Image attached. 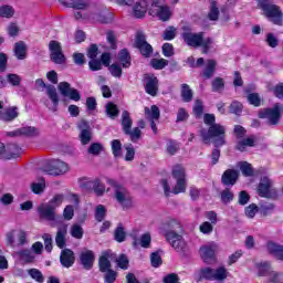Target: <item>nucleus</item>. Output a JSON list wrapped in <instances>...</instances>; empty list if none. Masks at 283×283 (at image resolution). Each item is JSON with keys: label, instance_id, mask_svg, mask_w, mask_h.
Instances as JSON below:
<instances>
[{"label": "nucleus", "instance_id": "ea45409f", "mask_svg": "<svg viewBox=\"0 0 283 283\" xmlns=\"http://www.w3.org/2000/svg\"><path fill=\"white\" fill-rule=\"evenodd\" d=\"M25 52H27L25 43L23 42L15 43L14 54L17 59H19V61H23V59H25Z\"/></svg>", "mask_w": 283, "mask_h": 283}, {"label": "nucleus", "instance_id": "bb28decb", "mask_svg": "<svg viewBox=\"0 0 283 283\" xmlns=\"http://www.w3.org/2000/svg\"><path fill=\"white\" fill-rule=\"evenodd\" d=\"M62 6L66 8H74L75 10H86L90 3L87 0H59Z\"/></svg>", "mask_w": 283, "mask_h": 283}, {"label": "nucleus", "instance_id": "f03ea898", "mask_svg": "<svg viewBox=\"0 0 283 283\" xmlns=\"http://www.w3.org/2000/svg\"><path fill=\"white\" fill-rule=\"evenodd\" d=\"M181 38L184 39L185 43L188 44L190 48H202L203 54H207V52H209L211 43H213L211 38L205 39L203 32L193 33L191 32V30L187 29L184 30Z\"/></svg>", "mask_w": 283, "mask_h": 283}, {"label": "nucleus", "instance_id": "3c124183", "mask_svg": "<svg viewBox=\"0 0 283 283\" xmlns=\"http://www.w3.org/2000/svg\"><path fill=\"white\" fill-rule=\"evenodd\" d=\"M20 129V136H39V130L36 127L24 126Z\"/></svg>", "mask_w": 283, "mask_h": 283}, {"label": "nucleus", "instance_id": "09e8293b", "mask_svg": "<svg viewBox=\"0 0 283 283\" xmlns=\"http://www.w3.org/2000/svg\"><path fill=\"white\" fill-rule=\"evenodd\" d=\"M213 224L209 221H205L199 226L200 233H203V235H211L213 233Z\"/></svg>", "mask_w": 283, "mask_h": 283}, {"label": "nucleus", "instance_id": "9d476101", "mask_svg": "<svg viewBox=\"0 0 283 283\" xmlns=\"http://www.w3.org/2000/svg\"><path fill=\"white\" fill-rule=\"evenodd\" d=\"M258 193L261 198H277V189L273 186V180L269 177L261 178L258 186Z\"/></svg>", "mask_w": 283, "mask_h": 283}, {"label": "nucleus", "instance_id": "20e7f679", "mask_svg": "<svg viewBox=\"0 0 283 283\" xmlns=\"http://www.w3.org/2000/svg\"><path fill=\"white\" fill-rule=\"evenodd\" d=\"M259 7L271 23L283 25V13L282 10H280V7L273 4L271 0H259Z\"/></svg>", "mask_w": 283, "mask_h": 283}, {"label": "nucleus", "instance_id": "aec40b11", "mask_svg": "<svg viewBox=\"0 0 283 283\" xmlns=\"http://www.w3.org/2000/svg\"><path fill=\"white\" fill-rule=\"evenodd\" d=\"M114 14L107 10H91V21H97L98 23H112Z\"/></svg>", "mask_w": 283, "mask_h": 283}, {"label": "nucleus", "instance_id": "f704fd0d", "mask_svg": "<svg viewBox=\"0 0 283 283\" xmlns=\"http://www.w3.org/2000/svg\"><path fill=\"white\" fill-rule=\"evenodd\" d=\"M145 116L148 120H158L160 118V109L156 105H153L150 108L146 107Z\"/></svg>", "mask_w": 283, "mask_h": 283}, {"label": "nucleus", "instance_id": "8fccbe9b", "mask_svg": "<svg viewBox=\"0 0 283 283\" xmlns=\"http://www.w3.org/2000/svg\"><path fill=\"white\" fill-rule=\"evenodd\" d=\"M150 65L154 70H165V67L169 65V62L165 59H154L151 60Z\"/></svg>", "mask_w": 283, "mask_h": 283}, {"label": "nucleus", "instance_id": "2f4dec72", "mask_svg": "<svg viewBox=\"0 0 283 283\" xmlns=\"http://www.w3.org/2000/svg\"><path fill=\"white\" fill-rule=\"evenodd\" d=\"M268 251L271 253L276 260H283V245H280L275 242L268 243Z\"/></svg>", "mask_w": 283, "mask_h": 283}, {"label": "nucleus", "instance_id": "423d86ee", "mask_svg": "<svg viewBox=\"0 0 283 283\" xmlns=\"http://www.w3.org/2000/svg\"><path fill=\"white\" fill-rule=\"evenodd\" d=\"M36 87H45L46 95L51 99L44 101L45 107H48L51 112H56L59 109V93H56V88L53 85H45V82L42 78L35 81Z\"/></svg>", "mask_w": 283, "mask_h": 283}, {"label": "nucleus", "instance_id": "412c9836", "mask_svg": "<svg viewBox=\"0 0 283 283\" xmlns=\"http://www.w3.org/2000/svg\"><path fill=\"white\" fill-rule=\"evenodd\" d=\"M112 260H114V253H112V251H106L101 255L98 260V266L102 273L112 271Z\"/></svg>", "mask_w": 283, "mask_h": 283}, {"label": "nucleus", "instance_id": "72a5a7b5", "mask_svg": "<svg viewBox=\"0 0 283 283\" xmlns=\"http://www.w3.org/2000/svg\"><path fill=\"white\" fill-rule=\"evenodd\" d=\"M255 269L260 277H266L271 272V264L269 262H259L255 263Z\"/></svg>", "mask_w": 283, "mask_h": 283}, {"label": "nucleus", "instance_id": "6ab92c4d", "mask_svg": "<svg viewBox=\"0 0 283 283\" xmlns=\"http://www.w3.org/2000/svg\"><path fill=\"white\" fill-rule=\"evenodd\" d=\"M78 129H80V140L82 145H90L92 140V126H90V123L85 120H81L78 123Z\"/></svg>", "mask_w": 283, "mask_h": 283}, {"label": "nucleus", "instance_id": "338daca9", "mask_svg": "<svg viewBox=\"0 0 283 283\" xmlns=\"http://www.w3.org/2000/svg\"><path fill=\"white\" fill-rule=\"evenodd\" d=\"M233 198V192L230 189L221 191V201L223 202V205H229V202H231Z\"/></svg>", "mask_w": 283, "mask_h": 283}, {"label": "nucleus", "instance_id": "7ed1b4c3", "mask_svg": "<svg viewBox=\"0 0 283 283\" xmlns=\"http://www.w3.org/2000/svg\"><path fill=\"white\" fill-rule=\"evenodd\" d=\"M227 133V128L220 124H213L209 126L208 132L201 130L200 136L203 138L205 143H209L212 140L214 147H222L227 142L224 140V136Z\"/></svg>", "mask_w": 283, "mask_h": 283}, {"label": "nucleus", "instance_id": "1a4fd4ad", "mask_svg": "<svg viewBox=\"0 0 283 283\" xmlns=\"http://www.w3.org/2000/svg\"><path fill=\"white\" fill-rule=\"evenodd\" d=\"M282 107L275 104L273 108H264L259 112V118L266 120L268 125H277L282 118Z\"/></svg>", "mask_w": 283, "mask_h": 283}, {"label": "nucleus", "instance_id": "b1692460", "mask_svg": "<svg viewBox=\"0 0 283 283\" xmlns=\"http://www.w3.org/2000/svg\"><path fill=\"white\" fill-rule=\"evenodd\" d=\"M94 260H96V258L94 256L93 251L91 250L82 251L80 255V261H81V264L84 266V269H86V271H90V269L94 266Z\"/></svg>", "mask_w": 283, "mask_h": 283}, {"label": "nucleus", "instance_id": "e2e57ef3", "mask_svg": "<svg viewBox=\"0 0 283 283\" xmlns=\"http://www.w3.org/2000/svg\"><path fill=\"white\" fill-rule=\"evenodd\" d=\"M126 155L125 160L126 163H132L136 156V150L134 149V146L132 144L125 146Z\"/></svg>", "mask_w": 283, "mask_h": 283}, {"label": "nucleus", "instance_id": "4c0bfd02", "mask_svg": "<svg viewBox=\"0 0 283 283\" xmlns=\"http://www.w3.org/2000/svg\"><path fill=\"white\" fill-rule=\"evenodd\" d=\"M181 98L185 103L193 101V91L187 84L181 85Z\"/></svg>", "mask_w": 283, "mask_h": 283}, {"label": "nucleus", "instance_id": "603ef678", "mask_svg": "<svg viewBox=\"0 0 283 283\" xmlns=\"http://www.w3.org/2000/svg\"><path fill=\"white\" fill-rule=\"evenodd\" d=\"M0 17H3L4 19H10L14 17V8H12L11 6L0 7Z\"/></svg>", "mask_w": 283, "mask_h": 283}, {"label": "nucleus", "instance_id": "e433bc0d", "mask_svg": "<svg viewBox=\"0 0 283 283\" xmlns=\"http://www.w3.org/2000/svg\"><path fill=\"white\" fill-rule=\"evenodd\" d=\"M132 117L129 116V113L127 111L123 112L122 114V126L124 129V134H129V130L132 129Z\"/></svg>", "mask_w": 283, "mask_h": 283}, {"label": "nucleus", "instance_id": "37998d69", "mask_svg": "<svg viewBox=\"0 0 283 283\" xmlns=\"http://www.w3.org/2000/svg\"><path fill=\"white\" fill-rule=\"evenodd\" d=\"M115 262L118 269H122L123 271H127V269H129V259L125 254L117 256Z\"/></svg>", "mask_w": 283, "mask_h": 283}, {"label": "nucleus", "instance_id": "f3484780", "mask_svg": "<svg viewBox=\"0 0 283 283\" xmlns=\"http://www.w3.org/2000/svg\"><path fill=\"white\" fill-rule=\"evenodd\" d=\"M49 49L53 63H56L57 65L63 64V62L65 61V55L63 54V50L61 49V43L53 40L49 43Z\"/></svg>", "mask_w": 283, "mask_h": 283}, {"label": "nucleus", "instance_id": "5701e85b", "mask_svg": "<svg viewBox=\"0 0 283 283\" xmlns=\"http://www.w3.org/2000/svg\"><path fill=\"white\" fill-rule=\"evenodd\" d=\"M136 48H138L143 56H149V54H151L153 52L151 46L149 45V43H147L145 36L142 33L137 34L136 36Z\"/></svg>", "mask_w": 283, "mask_h": 283}, {"label": "nucleus", "instance_id": "c756f323", "mask_svg": "<svg viewBox=\"0 0 283 283\" xmlns=\"http://www.w3.org/2000/svg\"><path fill=\"white\" fill-rule=\"evenodd\" d=\"M222 184L223 185H235V182L238 181V171L237 170H226L224 174L222 175Z\"/></svg>", "mask_w": 283, "mask_h": 283}, {"label": "nucleus", "instance_id": "39448f33", "mask_svg": "<svg viewBox=\"0 0 283 283\" xmlns=\"http://www.w3.org/2000/svg\"><path fill=\"white\" fill-rule=\"evenodd\" d=\"M111 187L114 189L115 200L123 207V209H132L134 207V200L129 191L122 185L116 184L114 180L108 181Z\"/></svg>", "mask_w": 283, "mask_h": 283}, {"label": "nucleus", "instance_id": "0e129e2a", "mask_svg": "<svg viewBox=\"0 0 283 283\" xmlns=\"http://www.w3.org/2000/svg\"><path fill=\"white\" fill-rule=\"evenodd\" d=\"M106 114L109 118H116L118 116V107L114 103H108L106 105Z\"/></svg>", "mask_w": 283, "mask_h": 283}, {"label": "nucleus", "instance_id": "69168bd1", "mask_svg": "<svg viewBox=\"0 0 283 283\" xmlns=\"http://www.w3.org/2000/svg\"><path fill=\"white\" fill-rule=\"evenodd\" d=\"M242 255H244V252L242 250H237L234 253L230 254L228 258L229 266L235 264V262H238V260H240Z\"/></svg>", "mask_w": 283, "mask_h": 283}, {"label": "nucleus", "instance_id": "4be33fe9", "mask_svg": "<svg viewBox=\"0 0 283 283\" xmlns=\"http://www.w3.org/2000/svg\"><path fill=\"white\" fill-rule=\"evenodd\" d=\"M149 10V2L147 0H137L133 6V14L136 19H143Z\"/></svg>", "mask_w": 283, "mask_h": 283}, {"label": "nucleus", "instance_id": "58836bf2", "mask_svg": "<svg viewBox=\"0 0 283 283\" xmlns=\"http://www.w3.org/2000/svg\"><path fill=\"white\" fill-rule=\"evenodd\" d=\"M112 154L115 158H119L123 156V144L118 139H114L111 142Z\"/></svg>", "mask_w": 283, "mask_h": 283}, {"label": "nucleus", "instance_id": "c85d7f7f", "mask_svg": "<svg viewBox=\"0 0 283 283\" xmlns=\"http://www.w3.org/2000/svg\"><path fill=\"white\" fill-rule=\"evenodd\" d=\"M248 147H255V137L254 136H249V137L238 140L237 149L239 151H247Z\"/></svg>", "mask_w": 283, "mask_h": 283}, {"label": "nucleus", "instance_id": "a19ab883", "mask_svg": "<svg viewBox=\"0 0 283 283\" xmlns=\"http://www.w3.org/2000/svg\"><path fill=\"white\" fill-rule=\"evenodd\" d=\"M18 255L22 262H34V259L36 258L32 250H21L18 252Z\"/></svg>", "mask_w": 283, "mask_h": 283}, {"label": "nucleus", "instance_id": "473e14b6", "mask_svg": "<svg viewBox=\"0 0 283 283\" xmlns=\"http://www.w3.org/2000/svg\"><path fill=\"white\" fill-rule=\"evenodd\" d=\"M216 65L217 63L214 60H208L206 62V66L202 71L203 78H211V76H213V74L216 73Z\"/></svg>", "mask_w": 283, "mask_h": 283}, {"label": "nucleus", "instance_id": "a18cd8bd", "mask_svg": "<svg viewBox=\"0 0 283 283\" xmlns=\"http://www.w3.org/2000/svg\"><path fill=\"white\" fill-rule=\"evenodd\" d=\"M31 191L33 193H43L45 191V180L40 179L39 181H33L31 184Z\"/></svg>", "mask_w": 283, "mask_h": 283}, {"label": "nucleus", "instance_id": "052dcab7", "mask_svg": "<svg viewBox=\"0 0 283 283\" xmlns=\"http://www.w3.org/2000/svg\"><path fill=\"white\" fill-rule=\"evenodd\" d=\"M71 235L76 240H81L83 238V228L78 224H73L71 227Z\"/></svg>", "mask_w": 283, "mask_h": 283}, {"label": "nucleus", "instance_id": "49530a36", "mask_svg": "<svg viewBox=\"0 0 283 283\" xmlns=\"http://www.w3.org/2000/svg\"><path fill=\"white\" fill-rule=\"evenodd\" d=\"M106 213L107 209L105 208V206L98 205L95 208V220H97V222H103V220H105Z\"/></svg>", "mask_w": 283, "mask_h": 283}, {"label": "nucleus", "instance_id": "de8ad7c7", "mask_svg": "<svg viewBox=\"0 0 283 283\" xmlns=\"http://www.w3.org/2000/svg\"><path fill=\"white\" fill-rule=\"evenodd\" d=\"M239 169L241 170V174H243V176H253V167H251V164L247 161L239 163Z\"/></svg>", "mask_w": 283, "mask_h": 283}, {"label": "nucleus", "instance_id": "a211bd4d", "mask_svg": "<svg viewBox=\"0 0 283 283\" xmlns=\"http://www.w3.org/2000/svg\"><path fill=\"white\" fill-rule=\"evenodd\" d=\"M216 243H208L200 248L199 253L206 264H213L216 262Z\"/></svg>", "mask_w": 283, "mask_h": 283}, {"label": "nucleus", "instance_id": "4d7b16f0", "mask_svg": "<svg viewBox=\"0 0 283 283\" xmlns=\"http://www.w3.org/2000/svg\"><path fill=\"white\" fill-rule=\"evenodd\" d=\"M248 102L254 107H260V105L262 104V97H260V94L258 93H252L248 95Z\"/></svg>", "mask_w": 283, "mask_h": 283}, {"label": "nucleus", "instance_id": "f257e3e1", "mask_svg": "<svg viewBox=\"0 0 283 283\" xmlns=\"http://www.w3.org/2000/svg\"><path fill=\"white\" fill-rule=\"evenodd\" d=\"M172 178L176 180L175 186L171 190V181L167 178L160 180V186L164 189L165 196H170V193H185L187 191V172L185 167L177 165L172 168Z\"/></svg>", "mask_w": 283, "mask_h": 283}, {"label": "nucleus", "instance_id": "cd10ccee", "mask_svg": "<svg viewBox=\"0 0 283 283\" xmlns=\"http://www.w3.org/2000/svg\"><path fill=\"white\" fill-rule=\"evenodd\" d=\"M74 252L70 249H65L62 251L60 256V262L62 266H65L66 269H70L74 264Z\"/></svg>", "mask_w": 283, "mask_h": 283}, {"label": "nucleus", "instance_id": "a878e982", "mask_svg": "<svg viewBox=\"0 0 283 283\" xmlns=\"http://www.w3.org/2000/svg\"><path fill=\"white\" fill-rule=\"evenodd\" d=\"M145 90L150 96L158 94V77H156V75H146Z\"/></svg>", "mask_w": 283, "mask_h": 283}, {"label": "nucleus", "instance_id": "79ce46f5", "mask_svg": "<svg viewBox=\"0 0 283 283\" xmlns=\"http://www.w3.org/2000/svg\"><path fill=\"white\" fill-rule=\"evenodd\" d=\"M219 17L220 10L218 9V2L211 1L208 18L210 19V21H218Z\"/></svg>", "mask_w": 283, "mask_h": 283}, {"label": "nucleus", "instance_id": "774afa93", "mask_svg": "<svg viewBox=\"0 0 283 283\" xmlns=\"http://www.w3.org/2000/svg\"><path fill=\"white\" fill-rule=\"evenodd\" d=\"M7 81L10 85H13V87H19V85H21V76L17 74H8Z\"/></svg>", "mask_w": 283, "mask_h": 283}, {"label": "nucleus", "instance_id": "7c9ffc66", "mask_svg": "<svg viewBox=\"0 0 283 283\" xmlns=\"http://www.w3.org/2000/svg\"><path fill=\"white\" fill-rule=\"evenodd\" d=\"M22 153L23 150H21L19 146L9 145L7 149L4 148V154H2V156H4V158H8L10 160L11 158H19Z\"/></svg>", "mask_w": 283, "mask_h": 283}, {"label": "nucleus", "instance_id": "9b49d317", "mask_svg": "<svg viewBox=\"0 0 283 283\" xmlns=\"http://www.w3.org/2000/svg\"><path fill=\"white\" fill-rule=\"evenodd\" d=\"M166 240L171 244L172 249L177 253H186L187 242L182 240V237L174 231H169L165 234Z\"/></svg>", "mask_w": 283, "mask_h": 283}, {"label": "nucleus", "instance_id": "ddd939ff", "mask_svg": "<svg viewBox=\"0 0 283 283\" xmlns=\"http://www.w3.org/2000/svg\"><path fill=\"white\" fill-rule=\"evenodd\" d=\"M38 213L40 218L51 222V227H55L54 222H61V217H57L54 210L48 203H41L38 207Z\"/></svg>", "mask_w": 283, "mask_h": 283}, {"label": "nucleus", "instance_id": "0eeeda50", "mask_svg": "<svg viewBox=\"0 0 283 283\" xmlns=\"http://www.w3.org/2000/svg\"><path fill=\"white\" fill-rule=\"evenodd\" d=\"M148 14L157 17L159 21H169L171 19V9L167 4H163L160 0H153Z\"/></svg>", "mask_w": 283, "mask_h": 283}, {"label": "nucleus", "instance_id": "c03bdc74", "mask_svg": "<svg viewBox=\"0 0 283 283\" xmlns=\"http://www.w3.org/2000/svg\"><path fill=\"white\" fill-rule=\"evenodd\" d=\"M15 244L18 247H23V244H28V233H25V231H15Z\"/></svg>", "mask_w": 283, "mask_h": 283}, {"label": "nucleus", "instance_id": "f8f14e48", "mask_svg": "<svg viewBox=\"0 0 283 283\" xmlns=\"http://www.w3.org/2000/svg\"><path fill=\"white\" fill-rule=\"evenodd\" d=\"M70 171V165L61 159H53L46 168V174L50 176H63Z\"/></svg>", "mask_w": 283, "mask_h": 283}, {"label": "nucleus", "instance_id": "c9c22d12", "mask_svg": "<svg viewBox=\"0 0 283 283\" xmlns=\"http://www.w3.org/2000/svg\"><path fill=\"white\" fill-rule=\"evenodd\" d=\"M118 61L123 65V67H129V65H132V56L126 49L119 51Z\"/></svg>", "mask_w": 283, "mask_h": 283}, {"label": "nucleus", "instance_id": "5fc2aeb1", "mask_svg": "<svg viewBox=\"0 0 283 283\" xmlns=\"http://www.w3.org/2000/svg\"><path fill=\"white\" fill-rule=\"evenodd\" d=\"M29 275L32 277V280H35V282L43 283L45 282V277H43V273L36 269H31L28 271Z\"/></svg>", "mask_w": 283, "mask_h": 283}, {"label": "nucleus", "instance_id": "dca6fc26", "mask_svg": "<svg viewBox=\"0 0 283 283\" xmlns=\"http://www.w3.org/2000/svg\"><path fill=\"white\" fill-rule=\"evenodd\" d=\"M6 104L0 102V120L4 123H12L15 118H19V108L17 106H10L8 108H3Z\"/></svg>", "mask_w": 283, "mask_h": 283}, {"label": "nucleus", "instance_id": "680f3d73", "mask_svg": "<svg viewBox=\"0 0 283 283\" xmlns=\"http://www.w3.org/2000/svg\"><path fill=\"white\" fill-rule=\"evenodd\" d=\"M164 41H172V39H176V28L168 27L164 33H163Z\"/></svg>", "mask_w": 283, "mask_h": 283}, {"label": "nucleus", "instance_id": "2eb2a0df", "mask_svg": "<svg viewBox=\"0 0 283 283\" xmlns=\"http://www.w3.org/2000/svg\"><path fill=\"white\" fill-rule=\"evenodd\" d=\"M57 90L62 94V96H66L71 101H75V103H78V101H81V93H78V90L72 87L67 82H61L57 85Z\"/></svg>", "mask_w": 283, "mask_h": 283}, {"label": "nucleus", "instance_id": "864d4df0", "mask_svg": "<svg viewBox=\"0 0 283 283\" xmlns=\"http://www.w3.org/2000/svg\"><path fill=\"white\" fill-rule=\"evenodd\" d=\"M178 149H180V146L176 142L170 139L166 143V151L170 156H174L178 151Z\"/></svg>", "mask_w": 283, "mask_h": 283}, {"label": "nucleus", "instance_id": "bf43d9fd", "mask_svg": "<svg viewBox=\"0 0 283 283\" xmlns=\"http://www.w3.org/2000/svg\"><path fill=\"white\" fill-rule=\"evenodd\" d=\"M224 90V80L222 77H216L212 81V92H222Z\"/></svg>", "mask_w": 283, "mask_h": 283}, {"label": "nucleus", "instance_id": "393cba45", "mask_svg": "<svg viewBox=\"0 0 283 283\" xmlns=\"http://www.w3.org/2000/svg\"><path fill=\"white\" fill-rule=\"evenodd\" d=\"M66 235H67V224L61 223L57 227V232L55 237V244L59 247V249H64L65 242H66Z\"/></svg>", "mask_w": 283, "mask_h": 283}, {"label": "nucleus", "instance_id": "6e6552de", "mask_svg": "<svg viewBox=\"0 0 283 283\" xmlns=\"http://www.w3.org/2000/svg\"><path fill=\"white\" fill-rule=\"evenodd\" d=\"M228 275H229V272L224 266H220L216 270L211 268H206L200 270L199 280H216L217 282H222L227 280Z\"/></svg>", "mask_w": 283, "mask_h": 283}, {"label": "nucleus", "instance_id": "13d9d810", "mask_svg": "<svg viewBox=\"0 0 283 283\" xmlns=\"http://www.w3.org/2000/svg\"><path fill=\"white\" fill-rule=\"evenodd\" d=\"M139 244L140 247H143V249H149V247L151 245V234L148 232L142 234V237L139 238Z\"/></svg>", "mask_w": 283, "mask_h": 283}, {"label": "nucleus", "instance_id": "6e6d98bb", "mask_svg": "<svg viewBox=\"0 0 283 283\" xmlns=\"http://www.w3.org/2000/svg\"><path fill=\"white\" fill-rule=\"evenodd\" d=\"M64 197L63 195H55L49 202L48 205L54 210L57 207H61L63 205Z\"/></svg>", "mask_w": 283, "mask_h": 283}, {"label": "nucleus", "instance_id": "4468645a", "mask_svg": "<svg viewBox=\"0 0 283 283\" xmlns=\"http://www.w3.org/2000/svg\"><path fill=\"white\" fill-rule=\"evenodd\" d=\"M80 187H82V189H85L86 191L93 189L96 196H103L105 191L109 193V188L106 189L105 185H103V182H101L99 180H82L80 182Z\"/></svg>", "mask_w": 283, "mask_h": 283}]
</instances>
